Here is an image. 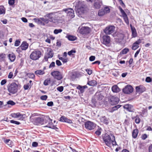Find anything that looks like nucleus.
<instances>
[{
	"label": "nucleus",
	"instance_id": "nucleus-1",
	"mask_svg": "<svg viewBox=\"0 0 152 152\" xmlns=\"http://www.w3.org/2000/svg\"><path fill=\"white\" fill-rule=\"evenodd\" d=\"M103 139L106 145L108 147L110 146L111 143L113 145L116 144L114 136L113 134H106L103 136Z\"/></svg>",
	"mask_w": 152,
	"mask_h": 152
},
{
	"label": "nucleus",
	"instance_id": "nucleus-2",
	"mask_svg": "<svg viewBox=\"0 0 152 152\" xmlns=\"http://www.w3.org/2000/svg\"><path fill=\"white\" fill-rule=\"evenodd\" d=\"M7 90L10 93L14 94L16 93L18 91V86L15 83L8 84L7 86Z\"/></svg>",
	"mask_w": 152,
	"mask_h": 152
},
{
	"label": "nucleus",
	"instance_id": "nucleus-3",
	"mask_svg": "<svg viewBox=\"0 0 152 152\" xmlns=\"http://www.w3.org/2000/svg\"><path fill=\"white\" fill-rule=\"evenodd\" d=\"M41 56L42 53L40 50H35L30 55V58L33 60L36 61L38 60Z\"/></svg>",
	"mask_w": 152,
	"mask_h": 152
},
{
	"label": "nucleus",
	"instance_id": "nucleus-4",
	"mask_svg": "<svg viewBox=\"0 0 152 152\" xmlns=\"http://www.w3.org/2000/svg\"><path fill=\"white\" fill-rule=\"evenodd\" d=\"M52 122V120L49 117H47L45 119H44V124H43L46 125V127L53 129H58V128L53 124Z\"/></svg>",
	"mask_w": 152,
	"mask_h": 152
},
{
	"label": "nucleus",
	"instance_id": "nucleus-5",
	"mask_svg": "<svg viewBox=\"0 0 152 152\" xmlns=\"http://www.w3.org/2000/svg\"><path fill=\"white\" fill-rule=\"evenodd\" d=\"M119 99L115 96H111L108 99L109 103L112 105H115L119 102Z\"/></svg>",
	"mask_w": 152,
	"mask_h": 152
},
{
	"label": "nucleus",
	"instance_id": "nucleus-6",
	"mask_svg": "<svg viewBox=\"0 0 152 152\" xmlns=\"http://www.w3.org/2000/svg\"><path fill=\"white\" fill-rule=\"evenodd\" d=\"M115 27L113 26H107L104 29V32L107 34H111L115 31Z\"/></svg>",
	"mask_w": 152,
	"mask_h": 152
},
{
	"label": "nucleus",
	"instance_id": "nucleus-7",
	"mask_svg": "<svg viewBox=\"0 0 152 152\" xmlns=\"http://www.w3.org/2000/svg\"><path fill=\"white\" fill-rule=\"evenodd\" d=\"M33 123L36 125H40L44 124V119L42 117L34 118L32 121Z\"/></svg>",
	"mask_w": 152,
	"mask_h": 152
},
{
	"label": "nucleus",
	"instance_id": "nucleus-8",
	"mask_svg": "<svg viewBox=\"0 0 152 152\" xmlns=\"http://www.w3.org/2000/svg\"><path fill=\"white\" fill-rule=\"evenodd\" d=\"M91 31L90 28L88 27H82L79 29V32L81 34H89Z\"/></svg>",
	"mask_w": 152,
	"mask_h": 152
},
{
	"label": "nucleus",
	"instance_id": "nucleus-9",
	"mask_svg": "<svg viewBox=\"0 0 152 152\" xmlns=\"http://www.w3.org/2000/svg\"><path fill=\"white\" fill-rule=\"evenodd\" d=\"M51 75L55 78L58 80H60L63 78L61 73L58 71L53 72H51Z\"/></svg>",
	"mask_w": 152,
	"mask_h": 152
},
{
	"label": "nucleus",
	"instance_id": "nucleus-10",
	"mask_svg": "<svg viewBox=\"0 0 152 152\" xmlns=\"http://www.w3.org/2000/svg\"><path fill=\"white\" fill-rule=\"evenodd\" d=\"M63 10L66 12L67 15L70 17L71 18H73L75 16L74 11L72 9H64Z\"/></svg>",
	"mask_w": 152,
	"mask_h": 152
},
{
	"label": "nucleus",
	"instance_id": "nucleus-11",
	"mask_svg": "<svg viewBox=\"0 0 152 152\" xmlns=\"http://www.w3.org/2000/svg\"><path fill=\"white\" fill-rule=\"evenodd\" d=\"M85 126L86 129L89 130L94 129L95 126V124L90 121H87L85 123Z\"/></svg>",
	"mask_w": 152,
	"mask_h": 152
},
{
	"label": "nucleus",
	"instance_id": "nucleus-12",
	"mask_svg": "<svg viewBox=\"0 0 152 152\" xmlns=\"http://www.w3.org/2000/svg\"><path fill=\"white\" fill-rule=\"evenodd\" d=\"M48 53L45 54L44 57V59L45 61H48V59L52 58L53 55V53L51 49H48Z\"/></svg>",
	"mask_w": 152,
	"mask_h": 152
},
{
	"label": "nucleus",
	"instance_id": "nucleus-13",
	"mask_svg": "<svg viewBox=\"0 0 152 152\" xmlns=\"http://www.w3.org/2000/svg\"><path fill=\"white\" fill-rule=\"evenodd\" d=\"M133 91V88L132 86L130 85L126 86L123 89V92L127 94H129L132 93Z\"/></svg>",
	"mask_w": 152,
	"mask_h": 152
},
{
	"label": "nucleus",
	"instance_id": "nucleus-14",
	"mask_svg": "<svg viewBox=\"0 0 152 152\" xmlns=\"http://www.w3.org/2000/svg\"><path fill=\"white\" fill-rule=\"evenodd\" d=\"M45 16L48 18L49 21L51 22H55L56 20V16L53 13L47 14Z\"/></svg>",
	"mask_w": 152,
	"mask_h": 152
},
{
	"label": "nucleus",
	"instance_id": "nucleus-15",
	"mask_svg": "<svg viewBox=\"0 0 152 152\" xmlns=\"http://www.w3.org/2000/svg\"><path fill=\"white\" fill-rule=\"evenodd\" d=\"M103 5L102 0H97L94 2V7L96 9H99L101 6Z\"/></svg>",
	"mask_w": 152,
	"mask_h": 152
},
{
	"label": "nucleus",
	"instance_id": "nucleus-16",
	"mask_svg": "<svg viewBox=\"0 0 152 152\" xmlns=\"http://www.w3.org/2000/svg\"><path fill=\"white\" fill-rule=\"evenodd\" d=\"M28 45L26 42H23L19 47V49L22 50H26L28 48Z\"/></svg>",
	"mask_w": 152,
	"mask_h": 152
},
{
	"label": "nucleus",
	"instance_id": "nucleus-17",
	"mask_svg": "<svg viewBox=\"0 0 152 152\" xmlns=\"http://www.w3.org/2000/svg\"><path fill=\"white\" fill-rule=\"evenodd\" d=\"M103 42L104 44L107 45L109 44L110 42V37L107 35L104 36L103 37Z\"/></svg>",
	"mask_w": 152,
	"mask_h": 152
},
{
	"label": "nucleus",
	"instance_id": "nucleus-18",
	"mask_svg": "<svg viewBox=\"0 0 152 152\" xmlns=\"http://www.w3.org/2000/svg\"><path fill=\"white\" fill-rule=\"evenodd\" d=\"M124 109L127 110L129 112H134V109L133 108V106L130 104H125L124 106Z\"/></svg>",
	"mask_w": 152,
	"mask_h": 152
},
{
	"label": "nucleus",
	"instance_id": "nucleus-19",
	"mask_svg": "<svg viewBox=\"0 0 152 152\" xmlns=\"http://www.w3.org/2000/svg\"><path fill=\"white\" fill-rule=\"evenodd\" d=\"M60 121L63 122H67L69 124L72 123V120L68 119L65 116H62L60 118Z\"/></svg>",
	"mask_w": 152,
	"mask_h": 152
},
{
	"label": "nucleus",
	"instance_id": "nucleus-20",
	"mask_svg": "<svg viewBox=\"0 0 152 152\" xmlns=\"http://www.w3.org/2000/svg\"><path fill=\"white\" fill-rule=\"evenodd\" d=\"M100 120L101 122L106 125L109 122V119L104 116L101 117Z\"/></svg>",
	"mask_w": 152,
	"mask_h": 152
},
{
	"label": "nucleus",
	"instance_id": "nucleus-21",
	"mask_svg": "<svg viewBox=\"0 0 152 152\" xmlns=\"http://www.w3.org/2000/svg\"><path fill=\"white\" fill-rule=\"evenodd\" d=\"M116 36V39L119 40H121L123 39L124 38V34L121 32H116L115 33Z\"/></svg>",
	"mask_w": 152,
	"mask_h": 152
},
{
	"label": "nucleus",
	"instance_id": "nucleus-22",
	"mask_svg": "<svg viewBox=\"0 0 152 152\" xmlns=\"http://www.w3.org/2000/svg\"><path fill=\"white\" fill-rule=\"evenodd\" d=\"M11 115L13 118H19V119L21 118L22 117V115L19 113H12L11 114Z\"/></svg>",
	"mask_w": 152,
	"mask_h": 152
},
{
	"label": "nucleus",
	"instance_id": "nucleus-23",
	"mask_svg": "<svg viewBox=\"0 0 152 152\" xmlns=\"http://www.w3.org/2000/svg\"><path fill=\"white\" fill-rule=\"evenodd\" d=\"M112 90L114 92H118L120 91V88L117 85H114L112 88Z\"/></svg>",
	"mask_w": 152,
	"mask_h": 152
},
{
	"label": "nucleus",
	"instance_id": "nucleus-24",
	"mask_svg": "<svg viewBox=\"0 0 152 152\" xmlns=\"http://www.w3.org/2000/svg\"><path fill=\"white\" fill-rule=\"evenodd\" d=\"M8 57L9 59L12 62L14 61L15 58V55L13 53L9 54Z\"/></svg>",
	"mask_w": 152,
	"mask_h": 152
},
{
	"label": "nucleus",
	"instance_id": "nucleus-25",
	"mask_svg": "<svg viewBox=\"0 0 152 152\" xmlns=\"http://www.w3.org/2000/svg\"><path fill=\"white\" fill-rule=\"evenodd\" d=\"M132 35L133 37H135L137 36V34L134 28L133 27L131 24H130Z\"/></svg>",
	"mask_w": 152,
	"mask_h": 152
},
{
	"label": "nucleus",
	"instance_id": "nucleus-26",
	"mask_svg": "<svg viewBox=\"0 0 152 152\" xmlns=\"http://www.w3.org/2000/svg\"><path fill=\"white\" fill-rule=\"evenodd\" d=\"M138 133V130L137 129H134L132 133V136L133 138H136Z\"/></svg>",
	"mask_w": 152,
	"mask_h": 152
},
{
	"label": "nucleus",
	"instance_id": "nucleus-27",
	"mask_svg": "<svg viewBox=\"0 0 152 152\" xmlns=\"http://www.w3.org/2000/svg\"><path fill=\"white\" fill-rule=\"evenodd\" d=\"M102 10H103V11L104 12L105 14L109 13L110 12V9L107 7H104V8H102Z\"/></svg>",
	"mask_w": 152,
	"mask_h": 152
},
{
	"label": "nucleus",
	"instance_id": "nucleus-28",
	"mask_svg": "<svg viewBox=\"0 0 152 152\" xmlns=\"http://www.w3.org/2000/svg\"><path fill=\"white\" fill-rule=\"evenodd\" d=\"M5 13V9L4 6H0V15L4 14Z\"/></svg>",
	"mask_w": 152,
	"mask_h": 152
},
{
	"label": "nucleus",
	"instance_id": "nucleus-29",
	"mask_svg": "<svg viewBox=\"0 0 152 152\" xmlns=\"http://www.w3.org/2000/svg\"><path fill=\"white\" fill-rule=\"evenodd\" d=\"M122 17H123L125 23L128 25L129 24V22L128 17L126 14H125L124 15H122Z\"/></svg>",
	"mask_w": 152,
	"mask_h": 152
},
{
	"label": "nucleus",
	"instance_id": "nucleus-30",
	"mask_svg": "<svg viewBox=\"0 0 152 152\" xmlns=\"http://www.w3.org/2000/svg\"><path fill=\"white\" fill-rule=\"evenodd\" d=\"M142 86H137L136 87V89L137 92H142L145 91V88H143V90H140V89Z\"/></svg>",
	"mask_w": 152,
	"mask_h": 152
},
{
	"label": "nucleus",
	"instance_id": "nucleus-31",
	"mask_svg": "<svg viewBox=\"0 0 152 152\" xmlns=\"http://www.w3.org/2000/svg\"><path fill=\"white\" fill-rule=\"evenodd\" d=\"M68 39L70 41H74L76 39V37L72 35H69L67 37Z\"/></svg>",
	"mask_w": 152,
	"mask_h": 152
},
{
	"label": "nucleus",
	"instance_id": "nucleus-32",
	"mask_svg": "<svg viewBox=\"0 0 152 152\" xmlns=\"http://www.w3.org/2000/svg\"><path fill=\"white\" fill-rule=\"evenodd\" d=\"M77 88L79 90L81 93H83L84 91V88L80 86H79L77 87Z\"/></svg>",
	"mask_w": 152,
	"mask_h": 152
},
{
	"label": "nucleus",
	"instance_id": "nucleus-33",
	"mask_svg": "<svg viewBox=\"0 0 152 152\" xmlns=\"http://www.w3.org/2000/svg\"><path fill=\"white\" fill-rule=\"evenodd\" d=\"M62 31V30L61 29H56L54 31L53 33L54 34H57L59 33H61Z\"/></svg>",
	"mask_w": 152,
	"mask_h": 152
},
{
	"label": "nucleus",
	"instance_id": "nucleus-34",
	"mask_svg": "<svg viewBox=\"0 0 152 152\" xmlns=\"http://www.w3.org/2000/svg\"><path fill=\"white\" fill-rule=\"evenodd\" d=\"M104 12L103 11V10L102 9L99 10L98 12V15L99 16H102L105 15Z\"/></svg>",
	"mask_w": 152,
	"mask_h": 152
},
{
	"label": "nucleus",
	"instance_id": "nucleus-35",
	"mask_svg": "<svg viewBox=\"0 0 152 152\" xmlns=\"http://www.w3.org/2000/svg\"><path fill=\"white\" fill-rule=\"evenodd\" d=\"M134 118L135 119V122L137 124H139L140 121V119L138 115H137Z\"/></svg>",
	"mask_w": 152,
	"mask_h": 152
},
{
	"label": "nucleus",
	"instance_id": "nucleus-36",
	"mask_svg": "<svg viewBox=\"0 0 152 152\" xmlns=\"http://www.w3.org/2000/svg\"><path fill=\"white\" fill-rule=\"evenodd\" d=\"M35 73L36 75H42L44 73L43 71L41 70H38L35 72Z\"/></svg>",
	"mask_w": 152,
	"mask_h": 152
},
{
	"label": "nucleus",
	"instance_id": "nucleus-37",
	"mask_svg": "<svg viewBox=\"0 0 152 152\" xmlns=\"http://www.w3.org/2000/svg\"><path fill=\"white\" fill-rule=\"evenodd\" d=\"M5 57V54L3 53L0 54V61H3Z\"/></svg>",
	"mask_w": 152,
	"mask_h": 152
},
{
	"label": "nucleus",
	"instance_id": "nucleus-38",
	"mask_svg": "<svg viewBox=\"0 0 152 152\" xmlns=\"http://www.w3.org/2000/svg\"><path fill=\"white\" fill-rule=\"evenodd\" d=\"M121 105H118L116 106H115L114 107H113L112 108V110L113 111H114L117 110L119 108Z\"/></svg>",
	"mask_w": 152,
	"mask_h": 152
},
{
	"label": "nucleus",
	"instance_id": "nucleus-39",
	"mask_svg": "<svg viewBox=\"0 0 152 152\" xmlns=\"http://www.w3.org/2000/svg\"><path fill=\"white\" fill-rule=\"evenodd\" d=\"M27 75L29 77L31 78H34L35 77L34 74L32 73H28Z\"/></svg>",
	"mask_w": 152,
	"mask_h": 152
},
{
	"label": "nucleus",
	"instance_id": "nucleus-40",
	"mask_svg": "<svg viewBox=\"0 0 152 152\" xmlns=\"http://www.w3.org/2000/svg\"><path fill=\"white\" fill-rule=\"evenodd\" d=\"M29 87H31V85L28 83L24 86L23 88L25 90H26L28 89Z\"/></svg>",
	"mask_w": 152,
	"mask_h": 152
},
{
	"label": "nucleus",
	"instance_id": "nucleus-41",
	"mask_svg": "<svg viewBox=\"0 0 152 152\" xmlns=\"http://www.w3.org/2000/svg\"><path fill=\"white\" fill-rule=\"evenodd\" d=\"M129 51V49L128 48H125L122 51L123 54H126Z\"/></svg>",
	"mask_w": 152,
	"mask_h": 152
},
{
	"label": "nucleus",
	"instance_id": "nucleus-42",
	"mask_svg": "<svg viewBox=\"0 0 152 152\" xmlns=\"http://www.w3.org/2000/svg\"><path fill=\"white\" fill-rule=\"evenodd\" d=\"M118 8L122 14V16L124 15L125 14H126L124 11L122 9V8L120 7H119Z\"/></svg>",
	"mask_w": 152,
	"mask_h": 152
},
{
	"label": "nucleus",
	"instance_id": "nucleus-43",
	"mask_svg": "<svg viewBox=\"0 0 152 152\" xmlns=\"http://www.w3.org/2000/svg\"><path fill=\"white\" fill-rule=\"evenodd\" d=\"M7 104H10L11 105H14L15 104V103L12 100H9L7 102Z\"/></svg>",
	"mask_w": 152,
	"mask_h": 152
},
{
	"label": "nucleus",
	"instance_id": "nucleus-44",
	"mask_svg": "<svg viewBox=\"0 0 152 152\" xmlns=\"http://www.w3.org/2000/svg\"><path fill=\"white\" fill-rule=\"evenodd\" d=\"M57 89L58 91H60V92H61L63 90L64 88L62 86H59L57 88Z\"/></svg>",
	"mask_w": 152,
	"mask_h": 152
},
{
	"label": "nucleus",
	"instance_id": "nucleus-45",
	"mask_svg": "<svg viewBox=\"0 0 152 152\" xmlns=\"http://www.w3.org/2000/svg\"><path fill=\"white\" fill-rule=\"evenodd\" d=\"M33 20L34 21L37 23H41L42 22V21L39 20V18H35L33 19Z\"/></svg>",
	"mask_w": 152,
	"mask_h": 152
},
{
	"label": "nucleus",
	"instance_id": "nucleus-46",
	"mask_svg": "<svg viewBox=\"0 0 152 152\" xmlns=\"http://www.w3.org/2000/svg\"><path fill=\"white\" fill-rule=\"evenodd\" d=\"M40 99L43 100H45L48 98L47 96L46 95H43L40 97Z\"/></svg>",
	"mask_w": 152,
	"mask_h": 152
},
{
	"label": "nucleus",
	"instance_id": "nucleus-47",
	"mask_svg": "<svg viewBox=\"0 0 152 152\" xmlns=\"http://www.w3.org/2000/svg\"><path fill=\"white\" fill-rule=\"evenodd\" d=\"M141 39H140L138 40L137 41H136L135 42H134L133 44H134V45H138L139 44L141 43Z\"/></svg>",
	"mask_w": 152,
	"mask_h": 152
},
{
	"label": "nucleus",
	"instance_id": "nucleus-48",
	"mask_svg": "<svg viewBox=\"0 0 152 152\" xmlns=\"http://www.w3.org/2000/svg\"><path fill=\"white\" fill-rule=\"evenodd\" d=\"M10 122L11 123L17 125H19L20 124V123L19 122L15 121L13 120H11L10 121Z\"/></svg>",
	"mask_w": 152,
	"mask_h": 152
},
{
	"label": "nucleus",
	"instance_id": "nucleus-49",
	"mask_svg": "<svg viewBox=\"0 0 152 152\" xmlns=\"http://www.w3.org/2000/svg\"><path fill=\"white\" fill-rule=\"evenodd\" d=\"M76 53V51L75 50H72L69 51L68 54V55L70 56L71 55H73V53Z\"/></svg>",
	"mask_w": 152,
	"mask_h": 152
},
{
	"label": "nucleus",
	"instance_id": "nucleus-50",
	"mask_svg": "<svg viewBox=\"0 0 152 152\" xmlns=\"http://www.w3.org/2000/svg\"><path fill=\"white\" fill-rule=\"evenodd\" d=\"M50 80H45L44 82V84L45 86H47L48 85V83L50 82Z\"/></svg>",
	"mask_w": 152,
	"mask_h": 152
},
{
	"label": "nucleus",
	"instance_id": "nucleus-51",
	"mask_svg": "<svg viewBox=\"0 0 152 152\" xmlns=\"http://www.w3.org/2000/svg\"><path fill=\"white\" fill-rule=\"evenodd\" d=\"M86 70L87 73L89 75L91 74L92 73V71L90 69H86Z\"/></svg>",
	"mask_w": 152,
	"mask_h": 152
},
{
	"label": "nucleus",
	"instance_id": "nucleus-52",
	"mask_svg": "<svg viewBox=\"0 0 152 152\" xmlns=\"http://www.w3.org/2000/svg\"><path fill=\"white\" fill-rule=\"evenodd\" d=\"M138 47L139 46L138 45H134V44H133L132 47V49L133 50H135L138 48Z\"/></svg>",
	"mask_w": 152,
	"mask_h": 152
},
{
	"label": "nucleus",
	"instance_id": "nucleus-53",
	"mask_svg": "<svg viewBox=\"0 0 152 152\" xmlns=\"http://www.w3.org/2000/svg\"><path fill=\"white\" fill-rule=\"evenodd\" d=\"M20 44V41L19 40H16L15 42V45L16 46H18Z\"/></svg>",
	"mask_w": 152,
	"mask_h": 152
},
{
	"label": "nucleus",
	"instance_id": "nucleus-54",
	"mask_svg": "<svg viewBox=\"0 0 152 152\" xmlns=\"http://www.w3.org/2000/svg\"><path fill=\"white\" fill-rule=\"evenodd\" d=\"M7 82V80L6 79H4L1 80V86H3Z\"/></svg>",
	"mask_w": 152,
	"mask_h": 152
},
{
	"label": "nucleus",
	"instance_id": "nucleus-55",
	"mask_svg": "<svg viewBox=\"0 0 152 152\" xmlns=\"http://www.w3.org/2000/svg\"><path fill=\"white\" fill-rule=\"evenodd\" d=\"M95 59V57L94 56H91L89 58V61H94Z\"/></svg>",
	"mask_w": 152,
	"mask_h": 152
},
{
	"label": "nucleus",
	"instance_id": "nucleus-56",
	"mask_svg": "<svg viewBox=\"0 0 152 152\" xmlns=\"http://www.w3.org/2000/svg\"><path fill=\"white\" fill-rule=\"evenodd\" d=\"M145 81L148 83H149L151 81V78L149 77H147L145 79Z\"/></svg>",
	"mask_w": 152,
	"mask_h": 152
},
{
	"label": "nucleus",
	"instance_id": "nucleus-57",
	"mask_svg": "<svg viewBox=\"0 0 152 152\" xmlns=\"http://www.w3.org/2000/svg\"><path fill=\"white\" fill-rule=\"evenodd\" d=\"M15 2L14 0H9V4L11 5H13Z\"/></svg>",
	"mask_w": 152,
	"mask_h": 152
},
{
	"label": "nucleus",
	"instance_id": "nucleus-58",
	"mask_svg": "<svg viewBox=\"0 0 152 152\" xmlns=\"http://www.w3.org/2000/svg\"><path fill=\"white\" fill-rule=\"evenodd\" d=\"M13 76V73L12 72H10L8 75V78L10 79H11L12 78Z\"/></svg>",
	"mask_w": 152,
	"mask_h": 152
},
{
	"label": "nucleus",
	"instance_id": "nucleus-59",
	"mask_svg": "<svg viewBox=\"0 0 152 152\" xmlns=\"http://www.w3.org/2000/svg\"><path fill=\"white\" fill-rule=\"evenodd\" d=\"M56 64L58 66H60L62 65L61 62L59 60H57L56 61Z\"/></svg>",
	"mask_w": 152,
	"mask_h": 152
},
{
	"label": "nucleus",
	"instance_id": "nucleus-60",
	"mask_svg": "<svg viewBox=\"0 0 152 152\" xmlns=\"http://www.w3.org/2000/svg\"><path fill=\"white\" fill-rule=\"evenodd\" d=\"M147 137V135L146 134H144L142 135V139L144 140Z\"/></svg>",
	"mask_w": 152,
	"mask_h": 152
},
{
	"label": "nucleus",
	"instance_id": "nucleus-61",
	"mask_svg": "<svg viewBox=\"0 0 152 152\" xmlns=\"http://www.w3.org/2000/svg\"><path fill=\"white\" fill-rule=\"evenodd\" d=\"M53 105V102L52 101L49 102L47 104V105L48 106H52Z\"/></svg>",
	"mask_w": 152,
	"mask_h": 152
},
{
	"label": "nucleus",
	"instance_id": "nucleus-62",
	"mask_svg": "<svg viewBox=\"0 0 152 152\" xmlns=\"http://www.w3.org/2000/svg\"><path fill=\"white\" fill-rule=\"evenodd\" d=\"M55 66V63L54 62H52L51 64L49 66V68H51L52 67H53Z\"/></svg>",
	"mask_w": 152,
	"mask_h": 152
},
{
	"label": "nucleus",
	"instance_id": "nucleus-63",
	"mask_svg": "<svg viewBox=\"0 0 152 152\" xmlns=\"http://www.w3.org/2000/svg\"><path fill=\"white\" fill-rule=\"evenodd\" d=\"M38 143L36 142H33L32 144V146L34 147H36L38 146Z\"/></svg>",
	"mask_w": 152,
	"mask_h": 152
},
{
	"label": "nucleus",
	"instance_id": "nucleus-64",
	"mask_svg": "<svg viewBox=\"0 0 152 152\" xmlns=\"http://www.w3.org/2000/svg\"><path fill=\"white\" fill-rule=\"evenodd\" d=\"M21 20L23 22L25 23L27 22L28 21L27 19L26 18L24 17L22 18H21Z\"/></svg>",
	"mask_w": 152,
	"mask_h": 152
}]
</instances>
